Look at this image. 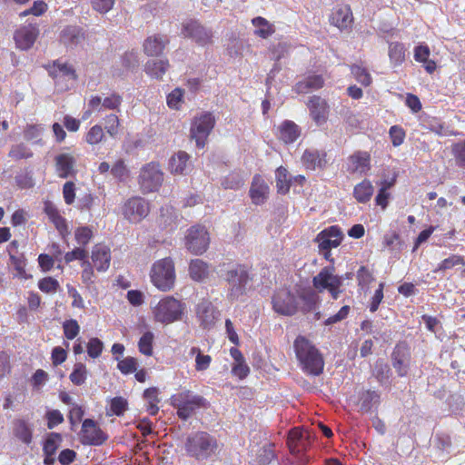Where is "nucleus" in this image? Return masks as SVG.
<instances>
[{"instance_id": "f257e3e1", "label": "nucleus", "mask_w": 465, "mask_h": 465, "mask_svg": "<svg viewBox=\"0 0 465 465\" xmlns=\"http://www.w3.org/2000/svg\"><path fill=\"white\" fill-rule=\"evenodd\" d=\"M296 358L302 370L307 374L318 376L324 367V361L318 349L305 337L298 336L294 341Z\"/></svg>"}, {"instance_id": "f03ea898", "label": "nucleus", "mask_w": 465, "mask_h": 465, "mask_svg": "<svg viewBox=\"0 0 465 465\" xmlns=\"http://www.w3.org/2000/svg\"><path fill=\"white\" fill-rule=\"evenodd\" d=\"M217 447L216 440L204 431L189 434L184 443L186 453L197 460L210 458L215 453Z\"/></svg>"}, {"instance_id": "7ed1b4c3", "label": "nucleus", "mask_w": 465, "mask_h": 465, "mask_svg": "<svg viewBox=\"0 0 465 465\" xmlns=\"http://www.w3.org/2000/svg\"><path fill=\"white\" fill-rule=\"evenodd\" d=\"M150 278L158 290L162 292L172 290L176 278L173 260L167 257L153 262L150 271Z\"/></svg>"}, {"instance_id": "20e7f679", "label": "nucleus", "mask_w": 465, "mask_h": 465, "mask_svg": "<svg viewBox=\"0 0 465 465\" xmlns=\"http://www.w3.org/2000/svg\"><path fill=\"white\" fill-rule=\"evenodd\" d=\"M220 276L228 284L227 295L229 299L237 300L245 292L249 274L243 267L236 265L222 269Z\"/></svg>"}, {"instance_id": "39448f33", "label": "nucleus", "mask_w": 465, "mask_h": 465, "mask_svg": "<svg viewBox=\"0 0 465 465\" xmlns=\"http://www.w3.org/2000/svg\"><path fill=\"white\" fill-rule=\"evenodd\" d=\"M183 309L180 301L173 296H166L153 306V314L156 322L169 324L182 318Z\"/></svg>"}, {"instance_id": "423d86ee", "label": "nucleus", "mask_w": 465, "mask_h": 465, "mask_svg": "<svg viewBox=\"0 0 465 465\" xmlns=\"http://www.w3.org/2000/svg\"><path fill=\"white\" fill-rule=\"evenodd\" d=\"M343 278L335 273L333 266L323 267L312 279L313 287L320 292L327 290L334 300L341 293Z\"/></svg>"}, {"instance_id": "0eeeda50", "label": "nucleus", "mask_w": 465, "mask_h": 465, "mask_svg": "<svg viewBox=\"0 0 465 465\" xmlns=\"http://www.w3.org/2000/svg\"><path fill=\"white\" fill-rule=\"evenodd\" d=\"M172 405L177 409V415L180 419L186 420L196 409L206 407V400L200 395H193L186 391L172 397Z\"/></svg>"}, {"instance_id": "6e6552de", "label": "nucleus", "mask_w": 465, "mask_h": 465, "mask_svg": "<svg viewBox=\"0 0 465 465\" xmlns=\"http://www.w3.org/2000/svg\"><path fill=\"white\" fill-rule=\"evenodd\" d=\"M215 118L209 112L195 116L191 124L190 136L196 143L198 148H203L206 140L213 129Z\"/></svg>"}, {"instance_id": "1a4fd4ad", "label": "nucleus", "mask_w": 465, "mask_h": 465, "mask_svg": "<svg viewBox=\"0 0 465 465\" xmlns=\"http://www.w3.org/2000/svg\"><path fill=\"white\" fill-rule=\"evenodd\" d=\"M342 240V232L337 226H331L322 231L315 238L319 251L328 261L333 262L331 250L338 247Z\"/></svg>"}, {"instance_id": "9d476101", "label": "nucleus", "mask_w": 465, "mask_h": 465, "mask_svg": "<svg viewBox=\"0 0 465 465\" xmlns=\"http://www.w3.org/2000/svg\"><path fill=\"white\" fill-rule=\"evenodd\" d=\"M163 181V173L159 165L154 163H150L144 165L139 175V183L143 193L155 192L162 185Z\"/></svg>"}, {"instance_id": "9b49d317", "label": "nucleus", "mask_w": 465, "mask_h": 465, "mask_svg": "<svg viewBox=\"0 0 465 465\" xmlns=\"http://www.w3.org/2000/svg\"><path fill=\"white\" fill-rule=\"evenodd\" d=\"M272 303L274 312L284 316L295 314L299 308L297 297L287 289L277 291L272 298Z\"/></svg>"}, {"instance_id": "f8f14e48", "label": "nucleus", "mask_w": 465, "mask_h": 465, "mask_svg": "<svg viewBox=\"0 0 465 465\" xmlns=\"http://www.w3.org/2000/svg\"><path fill=\"white\" fill-rule=\"evenodd\" d=\"M210 243V237L203 226L191 227L185 236V246L193 254L203 253Z\"/></svg>"}, {"instance_id": "ddd939ff", "label": "nucleus", "mask_w": 465, "mask_h": 465, "mask_svg": "<svg viewBox=\"0 0 465 465\" xmlns=\"http://www.w3.org/2000/svg\"><path fill=\"white\" fill-rule=\"evenodd\" d=\"M182 35L191 38L198 45L204 46L212 43L213 31L196 20H188L183 24Z\"/></svg>"}, {"instance_id": "4468645a", "label": "nucleus", "mask_w": 465, "mask_h": 465, "mask_svg": "<svg viewBox=\"0 0 465 465\" xmlns=\"http://www.w3.org/2000/svg\"><path fill=\"white\" fill-rule=\"evenodd\" d=\"M125 219L131 223L140 222L149 213V205L147 202L141 197H132L128 199L122 209Z\"/></svg>"}, {"instance_id": "2eb2a0df", "label": "nucleus", "mask_w": 465, "mask_h": 465, "mask_svg": "<svg viewBox=\"0 0 465 465\" xmlns=\"http://www.w3.org/2000/svg\"><path fill=\"white\" fill-rule=\"evenodd\" d=\"M48 72L60 91L67 90L69 88V83H73L75 80L74 70L66 64L54 62V64L50 66Z\"/></svg>"}, {"instance_id": "dca6fc26", "label": "nucleus", "mask_w": 465, "mask_h": 465, "mask_svg": "<svg viewBox=\"0 0 465 465\" xmlns=\"http://www.w3.org/2000/svg\"><path fill=\"white\" fill-rule=\"evenodd\" d=\"M107 437L104 431L91 419L84 420L81 430V441L87 445H101L106 440Z\"/></svg>"}, {"instance_id": "f3484780", "label": "nucleus", "mask_w": 465, "mask_h": 465, "mask_svg": "<svg viewBox=\"0 0 465 465\" xmlns=\"http://www.w3.org/2000/svg\"><path fill=\"white\" fill-rule=\"evenodd\" d=\"M39 35L38 26L35 24H28L18 28L14 34V40L17 48L21 50L30 49Z\"/></svg>"}, {"instance_id": "a211bd4d", "label": "nucleus", "mask_w": 465, "mask_h": 465, "mask_svg": "<svg viewBox=\"0 0 465 465\" xmlns=\"http://www.w3.org/2000/svg\"><path fill=\"white\" fill-rule=\"evenodd\" d=\"M122 103L123 97L116 93H113L104 98L99 95L92 96L88 102V106L96 112H102L103 110L119 111Z\"/></svg>"}, {"instance_id": "6ab92c4d", "label": "nucleus", "mask_w": 465, "mask_h": 465, "mask_svg": "<svg viewBox=\"0 0 465 465\" xmlns=\"http://www.w3.org/2000/svg\"><path fill=\"white\" fill-rule=\"evenodd\" d=\"M307 105L312 118L317 125L326 123L329 114V105L323 98L313 95L310 98Z\"/></svg>"}, {"instance_id": "aec40b11", "label": "nucleus", "mask_w": 465, "mask_h": 465, "mask_svg": "<svg viewBox=\"0 0 465 465\" xmlns=\"http://www.w3.org/2000/svg\"><path fill=\"white\" fill-rule=\"evenodd\" d=\"M196 315L203 328H210L218 318L219 312L211 302L203 300L197 305Z\"/></svg>"}, {"instance_id": "412c9836", "label": "nucleus", "mask_w": 465, "mask_h": 465, "mask_svg": "<svg viewBox=\"0 0 465 465\" xmlns=\"http://www.w3.org/2000/svg\"><path fill=\"white\" fill-rule=\"evenodd\" d=\"M92 262L98 272H104L110 266L111 252L110 248L104 244H96L92 250Z\"/></svg>"}, {"instance_id": "4be33fe9", "label": "nucleus", "mask_w": 465, "mask_h": 465, "mask_svg": "<svg viewBox=\"0 0 465 465\" xmlns=\"http://www.w3.org/2000/svg\"><path fill=\"white\" fill-rule=\"evenodd\" d=\"M287 445L292 454H299L305 450L309 445V433L295 428L289 432Z\"/></svg>"}, {"instance_id": "5701e85b", "label": "nucleus", "mask_w": 465, "mask_h": 465, "mask_svg": "<svg viewBox=\"0 0 465 465\" xmlns=\"http://www.w3.org/2000/svg\"><path fill=\"white\" fill-rule=\"evenodd\" d=\"M169 39L165 35H153L148 36L143 45V52L148 56H159L163 54Z\"/></svg>"}, {"instance_id": "b1692460", "label": "nucleus", "mask_w": 465, "mask_h": 465, "mask_svg": "<svg viewBox=\"0 0 465 465\" xmlns=\"http://www.w3.org/2000/svg\"><path fill=\"white\" fill-rule=\"evenodd\" d=\"M410 354L404 346H397L392 352V365L401 377L407 375L409 370Z\"/></svg>"}, {"instance_id": "393cba45", "label": "nucleus", "mask_w": 465, "mask_h": 465, "mask_svg": "<svg viewBox=\"0 0 465 465\" xmlns=\"http://www.w3.org/2000/svg\"><path fill=\"white\" fill-rule=\"evenodd\" d=\"M352 20V13L348 6L335 8L330 17L331 25L340 29H346L351 26Z\"/></svg>"}, {"instance_id": "a878e982", "label": "nucleus", "mask_w": 465, "mask_h": 465, "mask_svg": "<svg viewBox=\"0 0 465 465\" xmlns=\"http://www.w3.org/2000/svg\"><path fill=\"white\" fill-rule=\"evenodd\" d=\"M303 164L307 169L315 170L323 168L326 163V153L317 150H306L302 157Z\"/></svg>"}, {"instance_id": "bb28decb", "label": "nucleus", "mask_w": 465, "mask_h": 465, "mask_svg": "<svg viewBox=\"0 0 465 465\" xmlns=\"http://www.w3.org/2000/svg\"><path fill=\"white\" fill-rule=\"evenodd\" d=\"M269 187L261 176H254L251 189L250 195L255 204H260L264 202L268 194Z\"/></svg>"}, {"instance_id": "cd10ccee", "label": "nucleus", "mask_w": 465, "mask_h": 465, "mask_svg": "<svg viewBox=\"0 0 465 465\" xmlns=\"http://www.w3.org/2000/svg\"><path fill=\"white\" fill-rule=\"evenodd\" d=\"M61 42L66 46H75L84 40V33L75 25H68L60 34Z\"/></svg>"}, {"instance_id": "c85d7f7f", "label": "nucleus", "mask_w": 465, "mask_h": 465, "mask_svg": "<svg viewBox=\"0 0 465 465\" xmlns=\"http://www.w3.org/2000/svg\"><path fill=\"white\" fill-rule=\"evenodd\" d=\"M169 61L167 59L149 60L144 65L145 73L152 78L160 80L169 69Z\"/></svg>"}, {"instance_id": "c756f323", "label": "nucleus", "mask_w": 465, "mask_h": 465, "mask_svg": "<svg viewBox=\"0 0 465 465\" xmlns=\"http://www.w3.org/2000/svg\"><path fill=\"white\" fill-rule=\"evenodd\" d=\"M190 155L183 151L178 152L170 160V170L173 173L185 174L191 169Z\"/></svg>"}, {"instance_id": "7c9ffc66", "label": "nucleus", "mask_w": 465, "mask_h": 465, "mask_svg": "<svg viewBox=\"0 0 465 465\" xmlns=\"http://www.w3.org/2000/svg\"><path fill=\"white\" fill-rule=\"evenodd\" d=\"M299 126L292 121H284L279 127V138L285 143H292L300 136Z\"/></svg>"}, {"instance_id": "2f4dec72", "label": "nucleus", "mask_w": 465, "mask_h": 465, "mask_svg": "<svg viewBox=\"0 0 465 465\" xmlns=\"http://www.w3.org/2000/svg\"><path fill=\"white\" fill-rule=\"evenodd\" d=\"M324 84V80L322 75L312 74L309 75L303 80L296 84L297 93L306 94L312 90H318Z\"/></svg>"}, {"instance_id": "473e14b6", "label": "nucleus", "mask_w": 465, "mask_h": 465, "mask_svg": "<svg viewBox=\"0 0 465 465\" xmlns=\"http://www.w3.org/2000/svg\"><path fill=\"white\" fill-rule=\"evenodd\" d=\"M56 169L62 178L68 177L74 170L75 163L74 158L68 153H61L55 157Z\"/></svg>"}, {"instance_id": "72a5a7b5", "label": "nucleus", "mask_w": 465, "mask_h": 465, "mask_svg": "<svg viewBox=\"0 0 465 465\" xmlns=\"http://www.w3.org/2000/svg\"><path fill=\"white\" fill-rule=\"evenodd\" d=\"M350 170L352 173H364L370 168V155L367 153H357L350 157Z\"/></svg>"}, {"instance_id": "f704fd0d", "label": "nucleus", "mask_w": 465, "mask_h": 465, "mask_svg": "<svg viewBox=\"0 0 465 465\" xmlns=\"http://www.w3.org/2000/svg\"><path fill=\"white\" fill-rule=\"evenodd\" d=\"M189 273L193 280L203 282L208 276V265L201 259L192 260L189 266Z\"/></svg>"}, {"instance_id": "c9c22d12", "label": "nucleus", "mask_w": 465, "mask_h": 465, "mask_svg": "<svg viewBox=\"0 0 465 465\" xmlns=\"http://www.w3.org/2000/svg\"><path fill=\"white\" fill-rule=\"evenodd\" d=\"M374 193V188L369 180H363L355 185L353 196L359 203H367L371 200Z\"/></svg>"}, {"instance_id": "e433bc0d", "label": "nucleus", "mask_w": 465, "mask_h": 465, "mask_svg": "<svg viewBox=\"0 0 465 465\" xmlns=\"http://www.w3.org/2000/svg\"><path fill=\"white\" fill-rule=\"evenodd\" d=\"M252 24L255 27L254 35L262 38L266 39L275 32L274 25L263 17L253 18Z\"/></svg>"}, {"instance_id": "4c0bfd02", "label": "nucleus", "mask_w": 465, "mask_h": 465, "mask_svg": "<svg viewBox=\"0 0 465 465\" xmlns=\"http://www.w3.org/2000/svg\"><path fill=\"white\" fill-rule=\"evenodd\" d=\"M299 299L302 302L301 310L302 312H311L315 309L318 302L317 293L311 289H302L298 292Z\"/></svg>"}, {"instance_id": "58836bf2", "label": "nucleus", "mask_w": 465, "mask_h": 465, "mask_svg": "<svg viewBox=\"0 0 465 465\" xmlns=\"http://www.w3.org/2000/svg\"><path fill=\"white\" fill-rule=\"evenodd\" d=\"M389 58L393 65L398 66L405 60L406 49L403 44L399 42H392L389 45Z\"/></svg>"}, {"instance_id": "ea45409f", "label": "nucleus", "mask_w": 465, "mask_h": 465, "mask_svg": "<svg viewBox=\"0 0 465 465\" xmlns=\"http://www.w3.org/2000/svg\"><path fill=\"white\" fill-rule=\"evenodd\" d=\"M379 401L380 395L376 391H363L360 397V409L362 412H369Z\"/></svg>"}, {"instance_id": "a19ab883", "label": "nucleus", "mask_w": 465, "mask_h": 465, "mask_svg": "<svg viewBox=\"0 0 465 465\" xmlns=\"http://www.w3.org/2000/svg\"><path fill=\"white\" fill-rule=\"evenodd\" d=\"M275 178L278 192L283 194L287 193L290 190L292 182V177L288 171L282 166L277 168L275 172Z\"/></svg>"}, {"instance_id": "79ce46f5", "label": "nucleus", "mask_w": 465, "mask_h": 465, "mask_svg": "<svg viewBox=\"0 0 465 465\" xmlns=\"http://www.w3.org/2000/svg\"><path fill=\"white\" fill-rule=\"evenodd\" d=\"M14 433L25 444H29L32 441V430L24 420L14 421Z\"/></svg>"}, {"instance_id": "37998d69", "label": "nucleus", "mask_w": 465, "mask_h": 465, "mask_svg": "<svg viewBox=\"0 0 465 465\" xmlns=\"http://www.w3.org/2000/svg\"><path fill=\"white\" fill-rule=\"evenodd\" d=\"M351 70L355 79L362 85L369 86L372 83L371 74L365 67H362L358 64H353Z\"/></svg>"}, {"instance_id": "c03bdc74", "label": "nucleus", "mask_w": 465, "mask_h": 465, "mask_svg": "<svg viewBox=\"0 0 465 465\" xmlns=\"http://www.w3.org/2000/svg\"><path fill=\"white\" fill-rule=\"evenodd\" d=\"M62 441V437L59 433L52 432L50 433L44 444V452L48 455H54L56 450L58 449L60 442Z\"/></svg>"}, {"instance_id": "a18cd8bd", "label": "nucleus", "mask_w": 465, "mask_h": 465, "mask_svg": "<svg viewBox=\"0 0 465 465\" xmlns=\"http://www.w3.org/2000/svg\"><path fill=\"white\" fill-rule=\"evenodd\" d=\"M104 128L111 137H115L119 133L120 120L114 114H107L104 118Z\"/></svg>"}, {"instance_id": "49530a36", "label": "nucleus", "mask_w": 465, "mask_h": 465, "mask_svg": "<svg viewBox=\"0 0 465 465\" xmlns=\"http://www.w3.org/2000/svg\"><path fill=\"white\" fill-rule=\"evenodd\" d=\"M87 376V370L84 363L78 362L74 364V371L70 374V381L75 385L84 383Z\"/></svg>"}, {"instance_id": "de8ad7c7", "label": "nucleus", "mask_w": 465, "mask_h": 465, "mask_svg": "<svg viewBox=\"0 0 465 465\" xmlns=\"http://www.w3.org/2000/svg\"><path fill=\"white\" fill-rule=\"evenodd\" d=\"M104 138V132L101 125H94L85 135V142L91 145L98 144Z\"/></svg>"}, {"instance_id": "09e8293b", "label": "nucleus", "mask_w": 465, "mask_h": 465, "mask_svg": "<svg viewBox=\"0 0 465 465\" xmlns=\"http://www.w3.org/2000/svg\"><path fill=\"white\" fill-rule=\"evenodd\" d=\"M121 64L126 71H133L139 65V57L136 52H126L121 57Z\"/></svg>"}, {"instance_id": "8fccbe9b", "label": "nucleus", "mask_w": 465, "mask_h": 465, "mask_svg": "<svg viewBox=\"0 0 465 465\" xmlns=\"http://www.w3.org/2000/svg\"><path fill=\"white\" fill-rule=\"evenodd\" d=\"M153 334L151 331L145 332L138 342L139 351L147 356L152 355L153 353Z\"/></svg>"}, {"instance_id": "3c124183", "label": "nucleus", "mask_w": 465, "mask_h": 465, "mask_svg": "<svg viewBox=\"0 0 465 465\" xmlns=\"http://www.w3.org/2000/svg\"><path fill=\"white\" fill-rule=\"evenodd\" d=\"M244 183L243 179L237 173H231L227 175L222 184L225 189L237 190L241 188Z\"/></svg>"}, {"instance_id": "603ef678", "label": "nucleus", "mask_w": 465, "mask_h": 465, "mask_svg": "<svg viewBox=\"0 0 465 465\" xmlns=\"http://www.w3.org/2000/svg\"><path fill=\"white\" fill-rule=\"evenodd\" d=\"M118 369L124 374L134 372L137 370V361L133 357H127L118 361Z\"/></svg>"}, {"instance_id": "864d4df0", "label": "nucleus", "mask_w": 465, "mask_h": 465, "mask_svg": "<svg viewBox=\"0 0 465 465\" xmlns=\"http://www.w3.org/2000/svg\"><path fill=\"white\" fill-rule=\"evenodd\" d=\"M457 265H465V261L460 255H451L440 262L438 267V271L449 270Z\"/></svg>"}, {"instance_id": "5fc2aeb1", "label": "nucleus", "mask_w": 465, "mask_h": 465, "mask_svg": "<svg viewBox=\"0 0 465 465\" xmlns=\"http://www.w3.org/2000/svg\"><path fill=\"white\" fill-rule=\"evenodd\" d=\"M64 336L69 339H74L80 331V326L75 320H69L64 322L63 325Z\"/></svg>"}, {"instance_id": "6e6d98bb", "label": "nucleus", "mask_w": 465, "mask_h": 465, "mask_svg": "<svg viewBox=\"0 0 465 465\" xmlns=\"http://www.w3.org/2000/svg\"><path fill=\"white\" fill-rule=\"evenodd\" d=\"M75 240L78 244L85 246L93 237L92 231L84 226L79 227L74 232Z\"/></svg>"}, {"instance_id": "4d7b16f0", "label": "nucleus", "mask_w": 465, "mask_h": 465, "mask_svg": "<svg viewBox=\"0 0 465 465\" xmlns=\"http://www.w3.org/2000/svg\"><path fill=\"white\" fill-rule=\"evenodd\" d=\"M104 344L98 338H92L87 343V352L92 358H97L103 351Z\"/></svg>"}, {"instance_id": "13d9d810", "label": "nucleus", "mask_w": 465, "mask_h": 465, "mask_svg": "<svg viewBox=\"0 0 465 465\" xmlns=\"http://www.w3.org/2000/svg\"><path fill=\"white\" fill-rule=\"evenodd\" d=\"M38 287L44 292H55L59 287V283L55 279L46 277L39 282Z\"/></svg>"}, {"instance_id": "bf43d9fd", "label": "nucleus", "mask_w": 465, "mask_h": 465, "mask_svg": "<svg viewBox=\"0 0 465 465\" xmlns=\"http://www.w3.org/2000/svg\"><path fill=\"white\" fill-rule=\"evenodd\" d=\"M9 156L15 159L29 158L32 156V153L24 144H17L12 147Z\"/></svg>"}, {"instance_id": "052dcab7", "label": "nucleus", "mask_w": 465, "mask_h": 465, "mask_svg": "<svg viewBox=\"0 0 465 465\" xmlns=\"http://www.w3.org/2000/svg\"><path fill=\"white\" fill-rule=\"evenodd\" d=\"M183 98V91L179 88L174 89L167 96V104L172 109H178L181 105Z\"/></svg>"}, {"instance_id": "680f3d73", "label": "nucleus", "mask_w": 465, "mask_h": 465, "mask_svg": "<svg viewBox=\"0 0 465 465\" xmlns=\"http://www.w3.org/2000/svg\"><path fill=\"white\" fill-rule=\"evenodd\" d=\"M93 8L100 14L109 12L114 4V0H91Z\"/></svg>"}, {"instance_id": "e2e57ef3", "label": "nucleus", "mask_w": 465, "mask_h": 465, "mask_svg": "<svg viewBox=\"0 0 465 465\" xmlns=\"http://www.w3.org/2000/svg\"><path fill=\"white\" fill-rule=\"evenodd\" d=\"M357 279L359 282V285L361 288L368 287L369 284L373 281V277L371 273L369 272L367 268L361 266L357 272Z\"/></svg>"}, {"instance_id": "0e129e2a", "label": "nucleus", "mask_w": 465, "mask_h": 465, "mask_svg": "<svg viewBox=\"0 0 465 465\" xmlns=\"http://www.w3.org/2000/svg\"><path fill=\"white\" fill-rule=\"evenodd\" d=\"M390 136L391 138L392 144L394 146H399L403 143L405 134L401 127L394 125L390 129Z\"/></svg>"}, {"instance_id": "69168bd1", "label": "nucleus", "mask_w": 465, "mask_h": 465, "mask_svg": "<svg viewBox=\"0 0 465 465\" xmlns=\"http://www.w3.org/2000/svg\"><path fill=\"white\" fill-rule=\"evenodd\" d=\"M126 406V401L121 397L114 398L111 401V411L117 416H120L124 412Z\"/></svg>"}, {"instance_id": "338daca9", "label": "nucleus", "mask_w": 465, "mask_h": 465, "mask_svg": "<svg viewBox=\"0 0 465 465\" xmlns=\"http://www.w3.org/2000/svg\"><path fill=\"white\" fill-rule=\"evenodd\" d=\"M289 45L286 43H278L271 48L272 58L279 61L288 52Z\"/></svg>"}, {"instance_id": "774afa93", "label": "nucleus", "mask_w": 465, "mask_h": 465, "mask_svg": "<svg viewBox=\"0 0 465 465\" xmlns=\"http://www.w3.org/2000/svg\"><path fill=\"white\" fill-rule=\"evenodd\" d=\"M452 152L460 166H465V140L453 145Z\"/></svg>"}]
</instances>
